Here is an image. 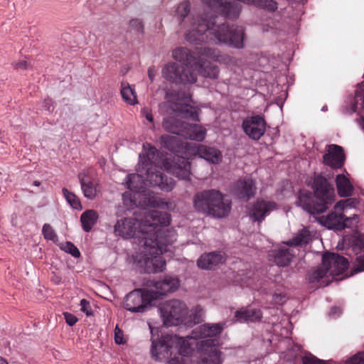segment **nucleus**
<instances>
[{"label": "nucleus", "instance_id": "f257e3e1", "mask_svg": "<svg viewBox=\"0 0 364 364\" xmlns=\"http://www.w3.org/2000/svg\"><path fill=\"white\" fill-rule=\"evenodd\" d=\"M170 221L169 213L153 210L145 211L141 221L136 218H124L114 225L117 235L137 238L139 255L134 259L146 273L160 272L165 269L166 261L161 255L172 252L177 237L174 230L167 228Z\"/></svg>", "mask_w": 364, "mask_h": 364}, {"label": "nucleus", "instance_id": "f03ea898", "mask_svg": "<svg viewBox=\"0 0 364 364\" xmlns=\"http://www.w3.org/2000/svg\"><path fill=\"white\" fill-rule=\"evenodd\" d=\"M191 4L188 1L181 2L176 10V16L182 28L187 31V41L199 44L202 42L223 43L236 48L244 46L245 30L242 26H232L223 23L216 25V16L210 19L196 17L190 14Z\"/></svg>", "mask_w": 364, "mask_h": 364}, {"label": "nucleus", "instance_id": "7ed1b4c3", "mask_svg": "<svg viewBox=\"0 0 364 364\" xmlns=\"http://www.w3.org/2000/svg\"><path fill=\"white\" fill-rule=\"evenodd\" d=\"M311 192L302 190L299 193V204L306 212L311 215L324 213L335 201L334 188L328 179L321 174L314 177Z\"/></svg>", "mask_w": 364, "mask_h": 364}, {"label": "nucleus", "instance_id": "20e7f679", "mask_svg": "<svg viewBox=\"0 0 364 364\" xmlns=\"http://www.w3.org/2000/svg\"><path fill=\"white\" fill-rule=\"evenodd\" d=\"M193 206L199 213L223 218L230 213L232 202L220 191L208 189L196 193L193 197Z\"/></svg>", "mask_w": 364, "mask_h": 364}, {"label": "nucleus", "instance_id": "39448f33", "mask_svg": "<svg viewBox=\"0 0 364 364\" xmlns=\"http://www.w3.org/2000/svg\"><path fill=\"white\" fill-rule=\"evenodd\" d=\"M172 56L176 60L182 63L187 68L197 65L200 63V58L203 57H207L216 61L220 60V51L208 47L198 48L196 52H193L185 47H179L173 50Z\"/></svg>", "mask_w": 364, "mask_h": 364}, {"label": "nucleus", "instance_id": "423d86ee", "mask_svg": "<svg viewBox=\"0 0 364 364\" xmlns=\"http://www.w3.org/2000/svg\"><path fill=\"white\" fill-rule=\"evenodd\" d=\"M161 316L166 326H178L187 319L188 307L178 299L170 300L160 308Z\"/></svg>", "mask_w": 364, "mask_h": 364}, {"label": "nucleus", "instance_id": "0eeeda50", "mask_svg": "<svg viewBox=\"0 0 364 364\" xmlns=\"http://www.w3.org/2000/svg\"><path fill=\"white\" fill-rule=\"evenodd\" d=\"M155 294L149 291V289H134L126 295L124 299L123 306L131 312H144L149 304L156 300Z\"/></svg>", "mask_w": 364, "mask_h": 364}, {"label": "nucleus", "instance_id": "6e6552de", "mask_svg": "<svg viewBox=\"0 0 364 364\" xmlns=\"http://www.w3.org/2000/svg\"><path fill=\"white\" fill-rule=\"evenodd\" d=\"M162 76L176 84H193L197 80L196 74L191 68H187L176 63H168L165 65L162 69Z\"/></svg>", "mask_w": 364, "mask_h": 364}, {"label": "nucleus", "instance_id": "1a4fd4ad", "mask_svg": "<svg viewBox=\"0 0 364 364\" xmlns=\"http://www.w3.org/2000/svg\"><path fill=\"white\" fill-rule=\"evenodd\" d=\"M142 168L145 172L146 182L151 186H157L166 192H169L173 188L174 181L164 175L161 168L153 164H145Z\"/></svg>", "mask_w": 364, "mask_h": 364}, {"label": "nucleus", "instance_id": "9d476101", "mask_svg": "<svg viewBox=\"0 0 364 364\" xmlns=\"http://www.w3.org/2000/svg\"><path fill=\"white\" fill-rule=\"evenodd\" d=\"M208 7L225 18L235 20L241 12L240 4L229 0H202Z\"/></svg>", "mask_w": 364, "mask_h": 364}, {"label": "nucleus", "instance_id": "9b49d317", "mask_svg": "<svg viewBox=\"0 0 364 364\" xmlns=\"http://www.w3.org/2000/svg\"><path fill=\"white\" fill-rule=\"evenodd\" d=\"M163 168L176 177L188 180L191 175V163L188 159L175 155L172 159H166L163 161Z\"/></svg>", "mask_w": 364, "mask_h": 364}, {"label": "nucleus", "instance_id": "f8f14e48", "mask_svg": "<svg viewBox=\"0 0 364 364\" xmlns=\"http://www.w3.org/2000/svg\"><path fill=\"white\" fill-rule=\"evenodd\" d=\"M174 338L176 336L167 334L162 336L158 341L153 340L151 348L152 358L161 361L171 357L176 350L172 346Z\"/></svg>", "mask_w": 364, "mask_h": 364}, {"label": "nucleus", "instance_id": "ddd939ff", "mask_svg": "<svg viewBox=\"0 0 364 364\" xmlns=\"http://www.w3.org/2000/svg\"><path fill=\"white\" fill-rule=\"evenodd\" d=\"M218 341L215 338H210L201 341L198 343L201 351L202 364H221V352L216 346Z\"/></svg>", "mask_w": 364, "mask_h": 364}, {"label": "nucleus", "instance_id": "4468645a", "mask_svg": "<svg viewBox=\"0 0 364 364\" xmlns=\"http://www.w3.org/2000/svg\"><path fill=\"white\" fill-rule=\"evenodd\" d=\"M266 122L260 115L246 117L242 124L244 132L251 139L259 140L265 133Z\"/></svg>", "mask_w": 364, "mask_h": 364}, {"label": "nucleus", "instance_id": "2eb2a0df", "mask_svg": "<svg viewBox=\"0 0 364 364\" xmlns=\"http://www.w3.org/2000/svg\"><path fill=\"white\" fill-rule=\"evenodd\" d=\"M322 264L331 275H340L348 269L349 263L346 258L334 252H326L322 257Z\"/></svg>", "mask_w": 364, "mask_h": 364}, {"label": "nucleus", "instance_id": "dca6fc26", "mask_svg": "<svg viewBox=\"0 0 364 364\" xmlns=\"http://www.w3.org/2000/svg\"><path fill=\"white\" fill-rule=\"evenodd\" d=\"M147 286L154 288L149 291L156 293V299H158L161 296L176 291L179 286V281L177 278L166 277L160 280H149Z\"/></svg>", "mask_w": 364, "mask_h": 364}, {"label": "nucleus", "instance_id": "f3484780", "mask_svg": "<svg viewBox=\"0 0 364 364\" xmlns=\"http://www.w3.org/2000/svg\"><path fill=\"white\" fill-rule=\"evenodd\" d=\"M276 207L277 204L274 202L257 200L250 208V217L253 221L261 223Z\"/></svg>", "mask_w": 364, "mask_h": 364}, {"label": "nucleus", "instance_id": "a211bd4d", "mask_svg": "<svg viewBox=\"0 0 364 364\" xmlns=\"http://www.w3.org/2000/svg\"><path fill=\"white\" fill-rule=\"evenodd\" d=\"M343 212L334 209V211L327 216L320 217L319 222L328 229L342 230L347 227L346 222L350 220V218L346 217Z\"/></svg>", "mask_w": 364, "mask_h": 364}, {"label": "nucleus", "instance_id": "6ab92c4d", "mask_svg": "<svg viewBox=\"0 0 364 364\" xmlns=\"http://www.w3.org/2000/svg\"><path fill=\"white\" fill-rule=\"evenodd\" d=\"M225 326V323H208L200 325L192 331L191 338L198 339L217 337L222 333Z\"/></svg>", "mask_w": 364, "mask_h": 364}, {"label": "nucleus", "instance_id": "aec40b11", "mask_svg": "<svg viewBox=\"0 0 364 364\" xmlns=\"http://www.w3.org/2000/svg\"><path fill=\"white\" fill-rule=\"evenodd\" d=\"M160 141L162 146L176 155L180 154H186L191 147V144L184 143L179 137L176 136H171L168 134H164L160 138Z\"/></svg>", "mask_w": 364, "mask_h": 364}, {"label": "nucleus", "instance_id": "412c9836", "mask_svg": "<svg viewBox=\"0 0 364 364\" xmlns=\"http://www.w3.org/2000/svg\"><path fill=\"white\" fill-rule=\"evenodd\" d=\"M344 160L343 149L341 146L336 144L329 145L328 152L323 156V163L333 168L342 167Z\"/></svg>", "mask_w": 364, "mask_h": 364}, {"label": "nucleus", "instance_id": "4be33fe9", "mask_svg": "<svg viewBox=\"0 0 364 364\" xmlns=\"http://www.w3.org/2000/svg\"><path fill=\"white\" fill-rule=\"evenodd\" d=\"M225 261V255L221 252H212L202 255L197 261L199 268L212 269Z\"/></svg>", "mask_w": 364, "mask_h": 364}, {"label": "nucleus", "instance_id": "5701e85b", "mask_svg": "<svg viewBox=\"0 0 364 364\" xmlns=\"http://www.w3.org/2000/svg\"><path fill=\"white\" fill-rule=\"evenodd\" d=\"M255 183L250 178L237 181L235 186V194L246 201L255 195Z\"/></svg>", "mask_w": 364, "mask_h": 364}, {"label": "nucleus", "instance_id": "b1692460", "mask_svg": "<svg viewBox=\"0 0 364 364\" xmlns=\"http://www.w3.org/2000/svg\"><path fill=\"white\" fill-rule=\"evenodd\" d=\"M194 153L197 154L200 158L212 164H218L221 161L222 154L218 149L203 144H194Z\"/></svg>", "mask_w": 364, "mask_h": 364}, {"label": "nucleus", "instance_id": "393cba45", "mask_svg": "<svg viewBox=\"0 0 364 364\" xmlns=\"http://www.w3.org/2000/svg\"><path fill=\"white\" fill-rule=\"evenodd\" d=\"M262 314L259 309L242 307L237 310L235 313L234 321L242 322H255L262 318Z\"/></svg>", "mask_w": 364, "mask_h": 364}, {"label": "nucleus", "instance_id": "a878e982", "mask_svg": "<svg viewBox=\"0 0 364 364\" xmlns=\"http://www.w3.org/2000/svg\"><path fill=\"white\" fill-rule=\"evenodd\" d=\"M181 136L191 140L202 141L205 138L206 129L199 124L186 122Z\"/></svg>", "mask_w": 364, "mask_h": 364}, {"label": "nucleus", "instance_id": "bb28decb", "mask_svg": "<svg viewBox=\"0 0 364 364\" xmlns=\"http://www.w3.org/2000/svg\"><path fill=\"white\" fill-rule=\"evenodd\" d=\"M140 172L129 174L125 180L127 188L136 193L144 192L147 185L146 176H143V171Z\"/></svg>", "mask_w": 364, "mask_h": 364}, {"label": "nucleus", "instance_id": "cd10ccee", "mask_svg": "<svg viewBox=\"0 0 364 364\" xmlns=\"http://www.w3.org/2000/svg\"><path fill=\"white\" fill-rule=\"evenodd\" d=\"M185 123L174 116H170L164 119L162 127L168 132L181 136Z\"/></svg>", "mask_w": 364, "mask_h": 364}, {"label": "nucleus", "instance_id": "c85d7f7f", "mask_svg": "<svg viewBox=\"0 0 364 364\" xmlns=\"http://www.w3.org/2000/svg\"><path fill=\"white\" fill-rule=\"evenodd\" d=\"M78 178L84 196L88 199H94L97 196V188L94 183L84 173H80Z\"/></svg>", "mask_w": 364, "mask_h": 364}, {"label": "nucleus", "instance_id": "c756f323", "mask_svg": "<svg viewBox=\"0 0 364 364\" xmlns=\"http://www.w3.org/2000/svg\"><path fill=\"white\" fill-rule=\"evenodd\" d=\"M338 193L341 197L350 196L353 193V186L349 179L343 174H338L336 178Z\"/></svg>", "mask_w": 364, "mask_h": 364}, {"label": "nucleus", "instance_id": "7c9ffc66", "mask_svg": "<svg viewBox=\"0 0 364 364\" xmlns=\"http://www.w3.org/2000/svg\"><path fill=\"white\" fill-rule=\"evenodd\" d=\"M272 256L274 257V261L277 265L286 267L290 264L294 255L289 249L281 248L275 250Z\"/></svg>", "mask_w": 364, "mask_h": 364}, {"label": "nucleus", "instance_id": "2f4dec72", "mask_svg": "<svg viewBox=\"0 0 364 364\" xmlns=\"http://www.w3.org/2000/svg\"><path fill=\"white\" fill-rule=\"evenodd\" d=\"M175 114L176 117L181 118L190 119L195 122L199 121L198 109L188 104H184L177 107L175 110Z\"/></svg>", "mask_w": 364, "mask_h": 364}, {"label": "nucleus", "instance_id": "473e14b6", "mask_svg": "<svg viewBox=\"0 0 364 364\" xmlns=\"http://www.w3.org/2000/svg\"><path fill=\"white\" fill-rule=\"evenodd\" d=\"M199 64L198 73L205 77L210 79H217L219 75V68L217 65L211 64L208 61H203L200 58Z\"/></svg>", "mask_w": 364, "mask_h": 364}, {"label": "nucleus", "instance_id": "72a5a7b5", "mask_svg": "<svg viewBox=\"0 0 364 364\" xmlns=\"http://www.w3.org/2000/svg\"><path fill=\"white\" fill-rule=\"evenodd\" d=\"M98 219V214L94 210H87L85 211L80 217L82 227L84 231L90 232L92 227L96 224Z\"/></svg>", "mask_w": 364, "mask_h": 364}, {"label": "nucleus", "instance_id": "f704fd0d", "mask_svg": "<svg viewBox=\"0 0 364 364\" xmlns=\"http://www.w3.org/2000/svg\"><path fill=\"white\" fill-rule=\"evenodd\" d=\"M121 95L123 100L128 104L134 105L137 103V97L134 88L127 82L121 83Z\"/></svg>", "mask_w": 364, "mask_h": 364}, {"label": "nucleus", "instance_id": "c9c22d12", "mask_svg": "<svg viewBox=\"0 0 364 364\" xmlns=\"http://www.w3.org/2000/svg\"><path fill=\"white\" fill-rule=\"evenodd\" d=\"M311 240V234L306 228H303L299 233L288 242L291 246H299L309 243Z\"/></svg>", "mask_w": 364, "mask_h": 364}, {"label": "nucleus", "instance_id": "e433bc0d", "mask_svg": "<svg viewBox=\"0 0 364 364\" xmlns=\"http://www.w3.org/2000/svg\"><path fill=\"white\" fill-rule=\"evenodd\" d=\"M203 316L204 312L203 309L200 306H196L191 311L189 317H187V319L185 320L184 324L191 326L192 325L199 323L203 321Z\"/></svg>", "mask_w": 364, "mask_h": 364}, {"label": "nucleus", "instance_id": "4c0bfd02", "mask_svg": "<svg viewBox=\"0 0 364 364\" xmlns=\"http://www.w3.org/2000/svg\"><path fill=\"white\" fill-rule=\"evenodd\" d=\"M63 193L68 203L75 209H81L82 205L80 199L73 193L66 188H63Z\"/></svg>", "mask_w": 364, "mask_h": 364}, {"label": "nucleus", "instance_id": "58836bf2", "mask_svg": "<svg viewBox=\"0 0 364 364\" xmlns=\"http://www.w3.org/2000/svg\"><path fill=\"white\" fill-rule=\"evenodd\" d=\"M328 272V270L327 267L322 264L321 267H318L309 274V281L312 283L317 282L326 277Z\"/></svg>", "mask_w": 364, "mask_h": 364}, {"label": "nucleus", "instance_id": "ea45409f", "mask_svg": "<svg viewBox=\"0 0 364 364\" xmlns=\"http://www.w3.org/2000/svg\"><path fill=\"white\" fill-rule=\"evenodd\" d=\"M252 5L266 9L269 11H274L277 9V4L273 0H253Z\"/></svg>", "mask_w": 364, "mask_h": 364}, {"label": "nucleus", "instance_id": "a19ab883", "mask_svg": "<svg viewBox=\"0 0 364 364\" xmlns=\"http://www.w3.org/2000/svg\"><path fill=\"white\" fill-rule=\"evenodd\" d=\"M178 355H174L173 358L170 357L168 359H167L166 364H184V360L182 355H186L188 353L189 350L188 348H185L184 346H181L180 349L178 350Z\"/></svg>", "mask_w": 364, "mask_h": 364}, {"label": "nucleus", "instance_id": "79ce46f5", "mask_svg": "<svg viewBox=\"0 0 364 364\" xmlns=\"http://www.w3.org/2000/svg\"><path fill=\"white\" fill-rule=\"evenodd\" d=\"M353 206H355V199L347 198L337 202L334 206V208L336 210L343 211L345 209L351 208Z\"/></svg>", "mask_w": 364, "mask_h": 364}, {"label": "nucleus", "instance_id": "37998d69", "mask_svg": "<svg viewBox=\"0 0 364 364\" xmlns=\"http://www.w3.org/2000/svg\"><path fill=\"white\" fill-rule=\"evenodd\" d=\"M364 271V253L357 254L353 262V272L358 273Z\"/></svg>", "mask_w": 364, "mask_h": 364}, {"label": "nucleus", "instance_id": "c03bdc74", "mask_svg": "<svg viewBox=\"0 0 364 364\" xmlns=\"http://www.w3.org/2000/svg\"><path fill=\"white\" fill-rule=\"evenodd\" d=\"M65 252L70 253L75 257H79L80 252L77 247L71 242H66L65 244L61 247Z\"/></svg>", "mask_w": 364, "mask_h": 364}, {"label": "nucleus", "instance_id": "a18cd8bd", "mask_svg": "<svg viewBox=\"0 0 364 364\" xmlns=\"http://www.w3.org/2000/svg\"><path fill=\"white\" fill-rule=\"evenodd\" d=\"M42 232L46 240H55L57 237L55 231L49 224L46 223L43 225Z\"/></svg>", "mask_w": 364, "mask_h": 364}, {"label": "nucleus", "instance_id": "49530a36", "mask_svg": "<svg viewBox=\"0 0 364 364\" xmlns=\"http://www.w3.org/2000/svg\"><path fill=\"white\" fill-rule=\"evenodd\" d=\"M114 341L117 344H124L126 341L123 336V332L117 326L114 329Z\"/></svg>", "mask_w": 364, "mask_h": 364}, {"label": "nucleus", "instance_id": "de8ad7c7", "mask_svg": "<svg viewBox=\"0 0 364 364\" xmlns=\"http://www.w3.org/2000/svg\"><path fill=\"white\" fill-rule=\"evenodd\" d=\"M80 306L81 309L80 310L85 313L87 316H90L92 314V309L90 302L83 299L80 301Z\"/></svg>", "mask_w": 364, "mask_h": 364}, {"label": "nucleus", "instance_id": "09e8293b", "mask_svg": "<svg viewBox=\"0 0 364 364\" xmlns=\"http://www.w3.org/2000/svg\"><path fill=\"white\" fill-rule=\"evenodd\" d=\"M12 65L14 69L26 70L29 67V63L25 60H21L18 61H14L12 63Z\"/></svg>", "mask_w": 364, "mask_h": 364}, {"label": "nucleus", "instance_id": "8fccbe9b", "mask_svg": "<svg viewBox=\"0 0 364 364\" xmlns=\"http://www.w3.org/2000/svg\"><path fill=\"white\" fill-rule=\"evenodd\" d=\"M63 315L66 323L70 326L75 325L77 321V317L70 313L65 312Z\"/></svg>", "mask_w": 364, "mask_h": 364}, {"label": "nucleus", "instance_id": "3c124183", "mask_svg": "<svg viewBox=\"0 0 364 364\" xmlns=\"http://www.w3.org/2000/svg\"><path fill=\"white\" fill-rule=\"evenodd\" d=\"M129 25L132 28L136 29L139 32L143 31V24L141 20L139 19H132L129 22Z\"/></svg>", "mask_w": 364, "mask_h": 364}, {"label": "nucleus", "instance_id": "603ef678", "mask_svg": "<svg viewBox=\"0 0 364 364\" xmlns=\"http://www.w3.org/2000/svg\"><path fill=\"white\" fill-rule=\"evenodd\" d=\"M349 364H364V358L360 355H355L350 358Z\"/></svg>", "mask_w": 364, "mask_h": 364}, {"label": "nucleus", "instance_id": "864d4df0", "mask_svg": "<svg viewBox=\"0 0 364 364\" xmlns=\"http://www.w3.org/2000/svg\"><path fill=\"white\" fill-rule=\"evenodd\" d=\"M273 301L276 304H282L285 301V296L282 294H274L273 295Z\"/></svg>", "mask_w": 364, "mask_h": 364}, {"label": "nucleus", "instance_id": "5fc2aeb1", "mask_svg": "<svg viewBox=\"0 0 364 364\" xmlns=\"http://www.w3.org/2000/svg\"><path fill=\"white\" fill-rule=\"evenodd\" d=\"M157 152V150L156 148L154 147H150L149 149V151L147 153V160H146V164H149V163H148V161H151V159H153L156 155ZM150 164H151L150 163Z\"/></svg>", "mask_w": 364, "mask_h": 364}, {"label": "nucleus", "instance_id": "6e6d98bb", "mask_svg": "<svg viewBox=\"0 0 364 364\" xmlns=\"http://www.w3.org/2000/svg\"><path fill=\"white\" fill-rule=\"evenodd\" d=\"M141 112L149 122H152L154 121L153 115L148 108H144Z\"/></svg>", "mask_w": 364, "mask_h": 364}, {"label": "nucleus", "instance_id": "4d7b16f0", "mask_svg": "<svg viewBox=\"0 0 364 364\" xmlns=\"http://www.w3.org/2000/svg\"><path fill=\"white\" fill-rule=\"evenodd\" d=\"M156 69H155V67L154 66H151L148 69V77L151 81V82H152L154 80V77L156 76Z\"/></svg>", "mask_w": 364, "mask_h": 364}, {"label": "nucleus", "instance_id": "13d9d810", "mask_svg": "<svg viewBox=\"0 0 364 364\" xmlns=\"http://www.w3.org/2000/svg\"><path fill=\"white\" fill-rule=\"evenodd\" d=\"M53 107V102H52V100L50 99V98H48V99H46L44 100V102H43V107L50 112L51 111V107Z\"/></svg>", "mask_w": 364, "mask_h": 364}, {"label": "nucleus", "instance_id": "bf43d9fd", "mask_svg": "<svg viewBox=\"0 0 364 364\" xmlns=\"http://www.w3.org/2000/svg\"><path fill=\"white\" fill-rule=\"evenodd\" d=\"M161 203L162 202L159 199L155 198L149 199V204L153 207H159L161 205Z\"/></svg>", "mask_w": 364, "mask_h": 364}, {"label": "nucleus", "instance_id": "052dcab7", "mask_svg": "<svg viewBox=\"0 0 364 364\" xmlns=\"http://www.w3.org/2000/svg\"><path fill=\"white\" fill-rule=\"evenodd\" d=\"M357 249L362 250L364 249V240H358L356 242V244L354 247V250H356Z\"/></svg>", "mask_w": 364, "mask_h": 364}, {"label": "nucleus", "instance_id": "680f3d73", "mask_svg": "<svg viewBox=\"0 0 364 364\" xmlns=\"http://www.w3.org/2000/svg\"><path fill=\"white\" fill-rule=\"evenodd\" d=\"M336 313L341 314V309L339 307L331 308L330 314H332Z\"/></svg>", "mask_w": 364, "mask_h": 364}, {"label": "nucleus", "instance_id": "e2e57ef3", "mask_svg": "<svg viewBox=\"0 0 364 364\" xmlns=\"http://www.w3.org/2000/svg\"><path fill=\"white\" fill-rule=\"evenodd\" d=\"M0 364H9V363L5 359L0 358Z\"/></svg>", "mask_w": 364, "mask_h": 364}, {"label": "nucleus", "instance_id": "0e129e2a", "mask_svg": "<svg viewBox=\"0 0 364 364\" xmlns=\"http://www.w3.org/2000/svg\"><path fill=\"white\" fill-rule=\"evenodd\" d=\"M33 185L36 186H39L41 185V183L38 181H35L33 182Z\"/></svg>", "mask_w": 364, "mask_h": 364}]
</instances>
